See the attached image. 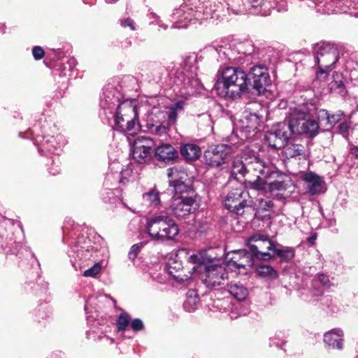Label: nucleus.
<instances>
[{"label": "nucleus", "mask_w": 358, "mask_h": 358, "mask_svg": "<svg viewBox=\"0 0 358 358\" xmlns=\"http://www.w3.org/2000/svg\"><path fill=\"white\" fill-rule=\"evenodd\" d=\"M122 99V93L108 84L103 89L100 106L108 121L113 120L118 129L132 134L139 128L137 108L130 101H121Z\"/></svg>", "instance_id": "f257e3e1"}, {"label": "nucleus", "mask_w": 358, "mask_h": 358, "mask_svg": "<svg viewBox=\"0 0 358 358\" xmlns=\"http://www.w3.org/2000/svg\"><path fill=\"white\" fill-rule=\"evenodd\" d=\"M249 79L239 68L226 67L217 75L213 90L225 99L234 100L248 92Z\"/></svg>", "instance_id": "f03ea898"}, {"label": "nucleus", "mask_w": 358, "mask_h": 358, "mask_svg": "<svg viewBox=\"0 0 358 358\" xmlns=\"http://www.w3.org/2000/svg\"><path fill=\"white\" fill-rule=\"evenodd\" d=\"M286 176L278 171L270 162H265L262 171L254 180H250V187L256 190L273 192L287 189Z\"/></svg>", "instance_id": "7ed1b4c3"}, {"label": "nucleus", "mask_w": 358, "mask_h": 358, "mask_svg": "<svg viewBox=\"0 0 358 358\" xmlns=\"http://www.w3.org/2000/svg\"><path fill=\"white\" fill-rule=\"evenodd\" d=\"M264 163L255 152L245 150L241 158L234 159L231 169V176L237 180L248 176V182L253 180L252 178H257V175L262 171Z\"/></svg>", "instance_id": "20e7f679"}, {"label": "nucleus", "mask_w": 358, "mask_h": 358, "mask_svg": "<svg viewBox=\"0 0 358 358\" xmlns=\"http://www.w3.org/2000/svg\"><path fill=\"white\" fill-rule=\"evenodd\" d=\"M146 229L149 236L154 241H164L173 239L179 229L175 222L166 215H156L147 222Z\"/></svg>", "instance_id": "39448f33"}, {"label": "nucleus", "mask_w": 358, "mask_h": 358, "mask_svg": "<svg viewBox=\"0 0 358 358\" xmlns=\"http://www.w3.org/2000/svg\"><path fill=\"white\" fill-rule=\"evenodd\" d=\"M287 122L292 134H305L313 138L318 133V122L310 113L299 109L291 110Z\"/></svg>", "instance_id": "423d86ee"}, {"label": "nucleus", "mask_w": 358, "mask_h": 358, "mask_svg": "<svg viewBox=\"0 0 358 358\" xmlns=\"http://www.w3.org/2000/svg\"><path fill=\"white\" fill-rule=\"evenodd\" d=\"M194 271L199 269V272L203 270L201 279L205 285L210 289L215 288L224 284L228 279V274L224 266L218 264L194 266L192 268Z\"/></svg>", "instance_id": "0eeeda50"}, {"label": "nucleus", "mask_w": 358, "mask_h": 358, "mask_svg": "<svg viewBox=\"0 0 358 358\" xmlns=\"http://www.w3.org/2000/svg\"><path fill=\"white\" fill-rule=\"evenodd\" d=\"M248 192L242 187L231 189L226 196L225 207L236 215H242L252 205Z\"/></svg>", "instance_id": "6e6552de"}, {"label": "nucleus", "mask_w": 358, "mask_h": 358, "mask_svg": "<svg viewBox=\"0 0 358 358\" xmlns=\"http://www.w3.org/2000/svg\"><path fill=\"white\" fill-rule=\"evenodd\" d=\"M313 53L317 66L322 68L334 69L338 59L337 46L329 43H316L313 47Z\"/></svg>", "instance_id": "1a4fd4ad"}, {"label": "nucleus", "mask_w": 358, "mask_h": 358, "mask_svg": "<svg viewBox=\"0 0 358 358\" xmlns=\"http://www.w3.org/2000/svg\"><path fill=\"white\" fill-rule=\"evenodd\" d=\"M232 152L233 150L230 145L225 144L212 145L204 152L203 159L209 166L218 168L228 162Z\"/></svg>", "instance_id": "9d476101"}, {"label": "nucleus", "mask_w": 358, "mask_h": 358, "mask_svg": "<svg viewBox=\"0 0 358 358\" xmlns=\"http://www.w3.org/2000/svg\"><path fill=\"white\" fill-rule=\"evenodd\" d=\"M248 243L252 255L257 259L267 260L273 256L269 251H273L275 244L267 236L255 234L248 238Z\"/></svg>", "instance_id": "9b49d317"}, {"label": "nucleus", "mask_w": 358, "mask_h": 358, "mask_svg": "<svg viewBox=\"0 0 358 358\" xmlns=\"http://www.w3.org/2000/svg\"><path fill=\"white\" fill-rule=\"evenodd\" d=\"M292 134L288 122H280L266 133L264 140L270 147L280 149L285 148Z\"/></svg>", "instance_id": "f8f14e48"}, {"label": "nucleus", "mask_w": 358, "mask_h": 358, "mask_svg": "<svg viewBox=\"0 0 358 358\" xmlns=\"http://www.w3.org/2000/svg\"><path fill=\"white\" fill-rule=\"evenodd\" d=\"M155 145L154 141L149 137H137L133 145L132 155L134 159L139 164L150 161Z\"/></svg>", "instance_id": "ddd939ff"}, {"label": "nucleus", "mask_w": 358, "mask_h": 358, "mask_svg": "<svg viewBox=\"0 0 358 358\" xmlns=\"http://www.w3.org/2000/svg\"><path fill=\"white\" fill-rule=\"evenodd\" d=\"M194 205L195 200L192 196H174L171 201L169 210L178 219H181L194 212Z\"/></svg>", "instance_id": "4468645a"}, {"label": "nucleus", "mask_w": 358, "mask_h": 358, "mask_svg": "<svg viewBox=\"0 0 358 358\" xmlns=\"http://www.w3.org/2000/svg\"><path fill=\"white\" fill-rule=\"evenodd\" d=\"M201 11H194L192 8H189L186 5L181 6L179 8L176 9L171 15L172 28H186L188 23L193 20H201Z\"/></svg>", "instance_id": "2eb2a0df"}, {"label": "nucleus", "mask_w": 358, "mask_h": 358, "mask_svg": "<svg viewBox=\"0 0 358 358\" xmlns=\"http://www.w3.org/2000/svg\"><path fill=\"white\" fill-rule=\"evenodd\" d=\"M168 177L170 185L173 188L175 196H192L193 189L182 180L187 177L185 173L179 172L177 167H172L168 169Z\"/></svg>", "instance_id": "dca6fc26"}, {"label": "nucleus", "mask_w": 358, "mask_h": 358, "mask_svg": "<svg viewBox=\"0 0 358 358\" xmlns=\"http://www.w3.org/2000/svg\"><path fill=\"white\" fill-rule=\"evenodd\" d=\"M250 76L253 81V87L259 95L266 90L271 82L268 69L263 65L252 67L250 71Z\"/></svg>", "instance_id": "f3484780"}, {"label": "nucleus", "mask_w": 358, "mask_h": 358, "mask_svg": "<svg viewBox=\"0 0 358 358\" xmlns=\"http://www.w3.org/2000/svg\"><path fill=\"white\" fill-rule=\"evenodd\" d=\"M228 266L245 271L252 268L253 258L246 250H238L229 252L227 256Z\"/></svg>", "instance_id": "a211bd4d"}, {"label": "nucleus", "mask_w": 358, "mask_h": 358, "mask_svg": "<svg viewBox=\"0 0 358 358\" xmlns=\"http://www.w3.org/2000/svg\"><path fill=\"white\" fill-rule=\"evenodd\" d=\"M301 179L306 183L308 192L315 195L324 192L322 179L313 172H306L301 176Z\"/></svg>", "instance_id": "6ab92c4d"}, {"label": "nucleus", "mask_w": 358, "mask_h": 358, "mask_svg": "<svg viewBox=\"0 0 358 358\" xmlns=\"http://www.w3.org/2000/svg\"><path fill=\"white\" fill-rule=\"evenodd\" d=\"M343 331L341 329H334L324 335V342L329 347L337 349H343Z\"/></svg>", "instance_id": "aec40b11"}, {"label": "nucleus", "mask_w": 358, "mask_h": 358, "mask_svg": "<svg viewBox=\"0 0 358 358\" xmlns=\"http://www.w3.org/2000/svg\"><path fill=\"white\" fill-rule=\"evenodd\" d=\"M155 156L159 161L169 162L178 157V152L170 144H163L155 149Z\"/></svg>", "instance_id": "412c9836"}, {"label": "nucleus", "mask_w": 358, "mask_h": 358, "mask_svg": "<svg viewBox=\"0 0 358 358\" xmlns=\"http://www.w3.org/2000/svg\"><path fill=\"white\" fill-rule=\"evenodd\" d=\"M262 122V117L257 113H245L243 119L242 120L243 127L245 129L247 132L256 133L259 130Z\"/></svg>", "instance_id": "4be33fe9"}, {"label": "nucleus", "mask_w": 358, "mask_h": 358, "mask_svg": "<svg viewBox=\"0 0 358 358\" xmlns=\"http://www.w3.org/2000/svg\"><path fill=\"white\" fill-rule=\"evenodd\" d=\"M248 1L252 8L264 16L270 15L276 3L275 0H248Z\"/></svg>", "instance_id": "5701e85b"}, {"label": "nucleus", "mask_w": 358, "mask_h": 358, "mask_svg": "<svg viewBox=\"0 0 358 358\" xmlns=\"http://www.w3.org/2000/svg\"><path fill=\"white\" fill-rule=\"evenodd\" d=\"M180 154L187 161L197 159L201 155L199 147L195 144L187 143L180 148Z\"/></svg>", "instance_id": "b1692460"}, {"label": "nucleus", "mask_w": 358, "mask_h": 358, "mask_svg": "<svg viewBox=\"0 0 358 358\" xmlns=\"http://www.w3.org/2000/svg\"><path fill=\"white\" fill-rule=\"evenodd\" d=\"M227 285L230 294L238 301H243L246 299L248 291L241 283L231 282Z\"/></svg>", "instance_id": "393cba45"}, {"label": "nucleus", "mask_w": 358, "mask_h": 358, "mask_svg": "<svg viewBox=\"0 0 358 358\" xmlns=\"http://www.w3.org/2000/svg\"><path fill=\"white\" fill-rule=\"evenodd\" d=\"M224 12L223 3L221 1H212L209 6H206L203 10V15L206 18L213 17L215 15L217 18L220 16V13Z\"/></svg>", "instance_id": "a878e982"}, {"label": "nucleus", "mask_w": 358, "mask_h": 358, "mask_svg": "<svg viewBox=\"0 0 358 358\" xmlns=\"http://www.w3.org/2000/svg\"><path fill=\"white\" fill-rule=\"evenodd\" d=\"M285 155L287 158H296L305 155V148L300 144L288 145L285 148Z\"/></svg>", "instance_id": "bb28decb"}, {"label": "nucleus", "mask_w": 358, "mask_h": 358, "mask_svg": "<svg viewBox=\"0 0 358 358\" xmlns=\"http://www.w3.org/2000/svg\"><path fill=\"white\" fill-rule=\"evenodd\" d=\"M226 3L227 10L231 11L234 14H245L246 13V8L241 3L243 0H223Z\"/></svg>", "instance_id": "cd10ccee"}, {"label": "nucleus", "mask_w": 358, "mask_h": 358, "mask_svg": "<svg viewBox=\"0 0 358 358\" xmlns=\"http://www.w3.org/2000/svg\"><path fill=\"white\" fill-rule=\"evenodd\" d=\"M146 127L150 133L159 136L166 135L167 133V127L159 122H153L148 120Z\"/></svg>", "instance_id": "c85d7f7f"}, {"label": "nucleus", "mask_w": 358, "mask_h": 358, "mask_svg": "<svg viewBox=\"0 0 358 358\" xmlns=\"http://www.w3.org/2000/svg\"><path fill=\"white\" fill-rule=\"evenodd\" d=\"M333 80L329 83V88L331 92H337L342 93L344 90V85L342 80V76L338 73H334L332 77Z\"/></svg>", "instance_id": "c756f323"}, {"label": "nucleus", "mask_w": 358, "mask_h": 358, "mask_svg": "<svg viewBox=\"0 0 358 358\" xmlns=\"http://www.w3.org/2000/svg\"><path fill=\"white\" fill-rule=\"evenodd\" d=\"M257 273L262 278L274 279L278 276L276 271L269 265L261 264L257 268Z\"/></svg>", "instance_id": "7c9ffc66"}, {"label": "nucleus", "mask_w": 358, "mask_h": 358, "mask_svg": "<svg viewBox=\"0 0 358 358\" xmlns=\"http://www.w3.org/2000/svg\"><path fill=\"white\" fill-rule=\"evenodd\" d=\"M59 150V148H57V144L55 142V138L53 136H50L46 139L44 138L41 145V148L39 149V151L46 150L52 154H57Z\"/></svg>", "instance_id": "2f4dec72"}, {"label": "nucleus", "mask_w": 358, "mask_h": 358, "mask_svg": "<svg viewBox=\"0 0 358 358\" xmlns=\"http://www.w3.org/2000/svg\"><path fill=\"white\" fill-rule=\"evenodd\" d=\"M273 251L275 255L279 257L281 260L288 262L291 260L294 256V252L292 249L286 248L285 249H278L274 245Z\"/></svg>", "instance_id": "473e14b6"}, {"label": "nucleus", "mask_w": 358, "mask_h": 358, "mask_svg": "<svg viewBox=\"0 0 358 358\" xmlns=\"http://www.w3.org/2000/svg\"><path fill=\"white\" fill-rule=\"evenodd\" d=\"M176 266L173 267L171 264H169V266H168L169 273L178 282H184L190 278L191 275H189L187 274H182V273H180V272L178 270H176Z\"/></svg>", "instance_id": "72a5a7b5"}, {"label": "nucleus", "mask_w": 358, "mask_h": 358, "mask_svg": "<svg viewBox=\"0 0 358 358\" xmlns=\"http://www.w3.org/2000/svg\"><path fill=\"white\" fill-rule=\"evenodd\" d=\"M145 202L149 203L152 206H157L160 203L159 193L155 190H151L143 195Z\"/></svg>", "instance_id": "f704fd0d"}, {"label": "nucleus", "mask_w": 358, "mask_h": 358, "mask_svg": "<svg viewBox=\"0 0 358 358\" xmlns=\"http://www.w3.org/2000/svg\"><path fill=\"white\" fill-rule=\"evenodd\" d=\"M182 108V102L178 101L172 104L171 107L167 111L169 120L175 122L177 119L178 111Z\"/></svg>", "instance_id": "c9c22d12"}, {"label": "nucleus", "mask_w": 358, "mask_h": 358, "mask_svg": "<svg viewBox=\"0 0 358 358\" xmlns=\"http://www.w3.org/2000/svg\"><path fill=\"white\" fill-rule=\"evenodd\" d=\"M131 317L127 313H121L117 319V325L118 330L124 331L130 323Z\"/></svg>", "instance_id": "e433bc0d"}, {"label": "nucleus", "mask_w": 358, "mask_h": 358, "mask_svg": "<svg viewBox=\"0 0 358 358\" xmlns=\"http://www.w3.org/2000/svg\"><path fill=\"white\" fill-rule=\"evenodd\" d=\"M101 265L100 263H95L92 267L85 270L83 273L85 277L96 278L100 273Z\"/></svg>", "instance_id": "4c0bfd02"}, {"label": "nucleus", "mask_w": 358, "mask_h": 358, "mask_svg": "<svg viewBox=\"0 0 358 358\" xmlns=\"http://www.w3.org/2000/svg\"><path fill=\"white\" fill-rule=\"evenodd\" d=\"M325 115L327 116L328 124L333 127L341 120V117L343 115V113L339 111L335 114L331 115L326 110Z\"/></svg>", "instance_id": "58836bf2"}, {"label": "nucleus", "mask_w": 358, "mask_h": 358, "mask_svg": "<svg viewBox=\"0 0 358 358\" xmlns=\"http://www.w3.org/2000/svg\"><path fill=\"white\" fill-rule=\"evenodd\" d=\"M197 298L196 297H188L183 303L185 310L188 312H192L197 308Z\"/></svg>", "instance_id": "ea45409f"}, {"label": "nucleus", "mask_w": 358, "mask_h": 358, "mask_svg": "<svg viewBox=\"0 0 358 358\" xmlns=\"http://www.w3.org/2000/svg\"><path fill=\"white\" fill-rule=\"evenodd\" d=\"M332 69V68H322V66H318V71L316 73V79L321 83L326 81L329 72H331Z\"/></svg>", "instance_id": "a19ab883"}, {"label": "nucleus", "mask_w": 358, "mask_h": 358, "mask_svg": "<svg viewBox=\"0 0 358 358\" xmlns=\"http://www.w3.org/2000/svg\"><path fill=\"white\" fill-rule=\"evenodd\" d=\"M142 246L143 243L133 245L131 247L128 254L129 259H131V261H134L137 257V255L139 253Z\"/></svg>", "instance_id": "79ce46f5"}, {"label": "nucleus", "mask_w": 358, "mask_h": 358, "mask_svg": "<svg viewBox=\"0 0 358 358\" xmlns=\"http://www.w3.org/2000/svg\"><path fill=\"white\" fill-rule=\"evenodd\" d=\"M183 84L185 87H195L199 84V80L197 78L192 76V78L189 77H185L183 79Z\"/></svg>", "instance_id": "37998d69"}, {"label": "nucleus", "mask_w": 358, "mask_h": 358, "mask_svg": "<svg viewBox=\"0 0 358 358\" xmlns=\"http://www.w3.org/2000/svg\"><path fill=\"white\" fill-rule=\"evenodd\" d=\"M32 54L35 59L39 60L44 56V50L41 46H35L32 49Z\"/></svg>", "instance_id": "c03bdc74"}, {"label": "nucleus", "mask_w": 358, "mask_h": 358, "mask_svg": "<svg viewBox=\"0 0 358 358\" xmlns=\"http://www.w3.org/2000/svg\"><path fill=\"white\" fill-rule=\"evenodd\" d=\"M131 327L135 331H141L143 327V323L140 319H135L131 322Z\"/></svg>", "instance_id": "a18cd8bd"}, {"label": "nucleus", "mask_w": 358, "mask_h": 358, "mask_svg": "<svg viewBox=\"0 0 358 358\" xmlns=\"http://www.w3.org/2000/svg\"><path fill=\"white\" fill-rule=\"evenodd\" d=\"M276 3L275 8L278 12H283L287 10V4L284 0H275Z\"/></svg>", "instance_id": "49530a36"}, {"label": "nucleus", "mask_w": 358, "mask_h": 358, "mask_svg": "<svg viewBox=\"0 0 358 358\" xmlns=\"http://www.w3.org/2000/svg\"><path fill=\"white\" fill-rule=\"evenodd\" d=\"M319 281L325 287H330L331 284L329 281V277L323 273L318 274L317 275Z\"/></svg>", "instance_id": "de8ad7c7"}, {"label": "nucleus", "mask_w": 358, "mask_h": 358, "mask_svg": "<svg viewBox=\"0 0 358 358\" xmlns=\"http://www.w3.org/2000/svg\"><path fill=\"white\" fill-rule=\"evenodd\" d=\"M259 206L261 208H262L263 210H268L270 209H271L273 206V201H270V200H260V202H259Z\"/></svg>", "instance_id": "09e8293b"}, {"label": "nucleus", "mask_w": 358, "mask_h": 358, "mask_svg": "<svg viewBox=\"0 0 358 358\" xmlns=\"http://www.w3.org/2000/svg\"><path fill=\"white\" fill-rule=\"evenodd\" d=\"M352 1H355V0H338L337 3L338 4V6L341 7V11L346 12L347 10L342 7L343 5L348 8L351 6Z\"/></svg>", "instance_id": "8fccbe9b"}, {"label": "nucleus", "mask_w": 358, "mask_h": 358, "mask_svg": "<svg viewBox=\"0 0 358 358\" xmlns=\"http://www.w3.org/2000/svg\"><path fill=\"white\" fill-rule=\"evenodd\" d=\"M121 25L123 27H129L132 31L135 30V27L133 20L130 18H127L121 20Z\"/></svg>", "instance_id": "3c124183"}, {"label": "nucleus", "mask_w": 358, "mask_h": 358, "mask_svg": "<svg viewBox=\"0 0 358 358\" xmlns=\"http://www.w3.org/2000/svg\"><path fill=\"white\" fill-rule=\"evenodd\" d=\"M350 128L348 122H343L339 125V130L341 133H346Z\"/></svg>", "instance_id": "603ef678"}, {"label": "nucleus", "mask_w": 358, "mask_h": 358, "mask_svg": "<svg viewBox=\"0 0 358 358\" xmlns=\"http://www.w3.org/2000/svg\"><path fill=\"white\" fill-rule=\"evenodd\" d=\"M350 154L358 159V146H353L350 148Z\"/></svg>", "instance_id": "864d4df0"}, {"label": "nucleus", "mask_w": 358, "mask_h": 358, "mask_svg": "<svg viewBox=\"0 0 358 358\" xmlns=\"http://www.w3.org/2000/svg\"><path fill=\"white\" fill-rule=\"evenodd\" d=\"M317 238V234H314L308 238V241L313 245L315 244V241Z\"/></svg>", "instance_id": "5fc2aeb1"}, {"label": "nucleus", "mask_w": 358, "mask_h": 358, "mask_svg": "<svg viewBox=\"0 0 358 358\" xmlns=\"http://www.w3.org/2000/svg\"><path fill=\"white\" fill-rule=\"evenodd\" d=\"M196 258H197V257H196V256H195V255H192V256L190 257V259H191V260H192L193 262H195V259H196Z\"/></svg>", "instance_id": "6e6d98bb"}, {"label": "nucleus", "mask_w": 358, "mask_h": 358, "mask_svg": "<svg viewBox=\"0 0 358 358\" xmlns=\"http://www.w3.org/2000/svg\"><path fill=\"white\" fill-rule=\"evenodd\" d=\"M355 75V72H352V75H351V78L352 79H353L352 76H354ZM354 80H357L356 78H354Z\"/></svg>", "instance_id": "4d7b16f0"}, {"label": "nucleus", "mask_w": 358, "mask_h": 358, "mask_svg": "<svg viewBox=\"0 0 358 358\" xmlns=\"http://www.w3.org/2000/svg\"><path fill=\"white\" fill-rule=\"evenodd\" d=\"M72 265H73V267L77 270V266H76V264H75V263H73V264H72Z\"/></svg>", "instance_id": "13d9d810"}, {"label": "nucleus", "mask_w": 358, "mask_h": 358, "mask_svg": "<svg viewBox=\"0 0 358 358\" xmlns=\"http://www.w3.org/2000/svg\"><path fill=\"white\" fill-rule=\"evenodd\" d=\"M357 57H358V53H357Z\"/></svg>", "instance_id": "bf43d9fd"}]
</instances>
